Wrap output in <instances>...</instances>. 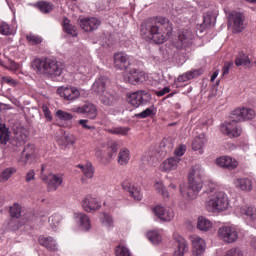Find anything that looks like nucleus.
Returning a JSON list of instances; mask_svg holds the SVG:
<instances>
[{
    "label": "nucleus",
    "instance_id": "obj_1",
    "mask_svg": "<svg viewBox=\"0 0 256 256\" xmlns=\"http://www.w3.org/2000/svg\"><path fill=\"white\" fill-rule=\"evenodd\" d=\"M140 33L145 39H151L157 45H161L171 37L173 24L163 16L150 18L141 24Z\"/></svg>",
    "mask_w": 256,
    "mask_h": 256
},
{
    "label": "nucleus",
    "instance_id": "obj_2",
    "mask_svg": "<svg viewBox=\"0 0 256 256\" xmlns=\"http://www.w3.org/2000/svg\"><path fill=\"white\" fill-rule=\"evenodd\" d=\"M255 115V110L251 108H236L230 115L231 120L225 121L224 124L221 125L222 133L230 137H239V135L243 133L239 123H241V121H251L255 119Z\"/></svg>",
    "mask_w": 256,
    "mask_h": 256
},
{
    "label": "nucleus",
    "instance_id": "obj_3",
    "mask_svg": "<svg viewBox=\"0 0 256 256\" xmlns=\"http://www.w3.org/2000/svg\"><path fill=\"white\" fill-rule=\"evenodd\" d=\"M203 168L194 165L188 175V185H180V193L184 199H197L199 191L203 188Z\"/></svg>",
    "mask_w": 256,
    "mask_h": 256
},
{
    "label": "nucleus",
    "instance_id": "obj_4",
    "mask_svg": "<svg viewBox=\"0 0 256 256\" xmlns=\"http://www.w3.org/2000/svg\"><path fill=\"white\" fill-rule=\"evenodd\" d=\"M34 67L40 75L55 79V77H61L65 64L51 58H38L34 61Z\"/></svg>",
    "mask_w": 256,
    "mask_h": 256
},
{
    "label": "nucleus",
    "instance_id": "obj_5",
    "mask_svg": "<svg viewBox=\"0 0 256 256\" xmlns=\"http://www.w3.org/2000/svg\"><path fill=\"white\" fill-rule=\"evenodd\" d=\"M206 208L212 213H221L229 208V198L224 192H215L206 201Z\"/></svg>",
    "mask_w": 256,
    "mask_h": 256
},
{
    "label": "nucleus",
    "instance_id": "obj_6",
    "mask_svg": "<svg viewBox=\"0 0 256 256\" xmlns=\"http://www.w3.org/2000/svg\"><path fill=\"white\" fill-rule=\"evenodd\" d=\"M127 101L132 107H141V105H147L151 101V94L145 90L136 91L129 95Z\"/></svg>",
    "mask_w": 256,
    "mask_h": 256
},
{
    "label": "nucleus",
    "instance_id": "obj_7",
    "mask_svg": "<svg viewBox=\"0 0 256 256\" xmlns=\"http://www.w3.org/2000/svg\"><path fill=\"white\" fill-rule=\"evenodd\" d=\"M124 81L130 85H141V83H145V72L132 68L124 75Z\"/></svg>",
    "mask_w": 256,
    "mask_h": 256
},
{
    "label": "nucleus",
    "instance_id": "obj_8",
    "mask_svg": "<svg viewBox=\"0 0 256 256\" xmlns=\"http://www.w3.org/2000/svg\"><path fill=\"white\" fill-rule=\"evenodd\" d=\"M218 237L225 243H235L239 239L237 230L231 226H223L218 230Z\"/></svg>",
    "mask_w": 256,
    "mask_h": 256
},
{
    "label": "nucleus",
    "instance_id": "obj_9",
    "mask_svg": "<svg viewBox=\"0 0 256 256\" xmlns=\"http://www.w3.org/2000/svg\"><path fill=\"white\" fill-rule=\"evenodd\" d=\"M113 65L117 71H127L131 65L129 55L117 52L113 55Z\"/></svg>",
    "mask_w": 256,
    "mask_h": 256
},
{
    "label": "nucleus",
    "instance_id": "obj_10",
    "mask_svg": "<svg viewBox=\"0 0 256 256\" xmlns=\"http://www.w3.org/2000/svg\"><path fill=\"white\" fill-rule=\"evenodd\" d=\"M29 139V132L21 128L18 131L14 132V138L12 140V145H13V151H20L19 147H23L25 143H27Z\"/></svg>",
    "mask_w": 256,
    "mask_h": 256
},
{
    "label": "nucleus",
    "instance_id": "obj_11",
    "mask_svg": "<svg viewBox=\"0 0 256 256\" xmlns=\"http://www.w3.org/2000/svg\"><path fill=\"white\" fill-rule=\"evenodd\" d=\"M193 44V33L189 30H184L179 33L178 41L176 43L177 49H187Z\"/></svg>",
    "mask_w": 256,
    "mask_h": 256
},
{
    "label": "nucleus",
    "instance_id": "obj_12",
    "mask_svg": "<svg viewBox=\"0 0 256 256\" xmlns=\"http://www.w3.org/2000/svg\"><path fill=\"white\" fill-rule=\"evenodd\" d=\"M154 215L160 219V221H172L175 217V212L171 208H165L161 205L154 207Z\"/></svg>",
    "mask_w": 256,
    "mask_h": 256
},
{
    "label": "nucleus",
    "instance_id": "obj_13",
    "mask_svg": "<svg viewBox=\"0 0 256 256\" xmlns=\"http://www.w3.org/2000/svg\"><path fill=\"white\" fill-rule=\"evenodd\" d=\"M58 93L66 101H75V99H79L81 96V92L75 87H60L58 88Z\"/></svg>",
    "mask_w": 256,
    "mask_h": 256
},
{
    "label": "nucleus",
    "instance_id": "obj_14",
    "mask_svg": "<svg viewBox=\"0 0 256 256\" xmlns=\"http://www.w3.org/2000/svg\"><path fill=\"white\" fill-rule=\"evenodd\" d=\"M79 25L83 31L89 33L91 31H95V29H99L101 21H99L97 18H84L79 21Z\"/></svg>",
    "mask_w": 256,
    "mask_h": 256
},
{
    "label": "nucleus",
    "instance_id": "obj_15",
    "mask_svg": "<svg viewBox=\"0 0 256 256\" xmlns=\"http://www.w3.org/2000/svg\"><path fill=\"white\" fill-rule=\"evenodd\" d=\"M76 113L87 115L88 119H96L97 117V106L91 102H86L83 106L76 109Z\"/></svg>",
    "mask_w": 256,
    "mask_h": 256
},
{
    "label": "nucleus",
    "instance_id": "obj_16",
    "mask_svg": "<svg viewBox=\"0 0 256 256\" xmlns=\"http://www.w3.org/2000/svg\"><path fill=\"white\" fill-rule=\"evenodd\" d=\"M231 19L233 21L234 33H241L245 29V15L241 12H234Z\"/></svg>",
    "mask_w": 256,
    "mask_h": 256
},
{
    "label": "nucleus",
    "instance_id": "obj_17",
    "mask_svg": "<svg viewBox=\"0 0 256 256\" xmlns=\"http://www.w3.org/2000/svg\"><path fill=\"white\" fill-rule=\"evenodd\" d=\"M107 85H109V78L102 76L93 83L92 91L93 93H96V95H102L105 93Z\"/></svg>",
    "mask_w": 256,
    "mask_h": 256
},
{
    "label": "nucleus",
    "instance_id": "obj_18",
    "mask_svg": "<svg viewBox=\"0 0 256 256\" xmlns=\"http://www.w3.org/2000/svg\"><path fill=\"white\" fill-rule=\"evenodd\" d=\"M179 165H181V158L174 156V157H170L168 159H166L161 165H160V169L161 171H175V169H177V167H179Z\"/></svg>",
    "mask_w": 256,
    "mask_h": 256
},
{
    "label": "nucleus",
    "instance_id": "obj_19",
    "mask_svg": "<svg viewBox=\"0 0 256 256\" xmlns=\"http://www.w3.org/2000/svg\"><path fill=\"white\" fill-rule=\"evenodd\" d=\"M42 181H48V191H57L63 183V178L57 175L45 176L42 174Z\"/></svg>",
    "mask_w": 256,
    "mask_h": 256
},
{
    "label": "nucleus",
    "instance_id": "obj_20",
    "mask_svg": "<svg viewBox=\"0 0 256 256\" xmlns=\"http://www.w3.org/2000/svg\"><path fill=\"white\" fill-rule=\"evenodd\" d=\"M82 207L84 211H86L87 213H91V211H97V209H100L101 205H99L97 199L91 196H86L82 201Z\"/></svg>",
    "mask_w": 256,
    "mask_h": 256
},
{
    "label": "nucleus",
    "instance_id": "obj_21",
    "mask_svg": "<svg viewBox=\"0 0 256 256\" xmlns=\"http://www.w3.org/2000/svg\"><path fill=\"white\" fill-rule=\"evenodd\" d=\"M75 219H77L79 223L80 229L82 231H90L91 230V220L89 219V216L83 212H77L74 214Z\"/></svg>",
    "mask_w": 256,
    "mask_h": 256
},
{
    "label": "nucleus",
    "instance_id": "obj_22",
    "mask_svg": "<svg viewBox=\"0 0 256 256\" xmlns=\"http://www.w3.org/2000/svg\"><path fill=\"white\" fill-rule=\"evenodd\" d=\"M75 219H77L79 223L80 229L82 231H90L91 230V220L89 219V216L83 212H77L74 214Z\"/></svg>",
    "mask_w": 256,
    "mask_h": 256
},
{
    "label": "nucleus",
    "instance_id": "obj_23",
    "mask_svg": "<svg viewBox=\"0 0 256 256\" xmlns=\"http://www.w3.org/2000/svg\"><path fill=\"white\" fill-rule=\"evenodd\" d=\"M192 247V253L195 256H201L205 253V241L200 237L193 238Z\"/></svg>",
    "mask_w": 256,
    "mask_h": 256
},
{
    "label": "nucleus",
    "instance_id": "obj_24",
    "mask_svg": "<svg viewBox=\"0 0 256 256\" xmlns=\"http://www.w3.org/2000/svg\"><path fill=\"white\" fill-rule=\"evenodd\" d=\"M99 100L102 105H105V107H114V105L119 101V97L109 92H104L100 95Z\"/></svg>",
    "mask_w": 256,
    "mask_h": 256
},
{
    "label": "nucleus",
    "instance_id": "obj_25",
    "mask_svg": "<svg viewBox=\"0 0 256 256\" xmlns=\"http://www.w3.org/2000/svg\"><path fill=\"white\" fill-rule=\"evenodd\" d=\"M216 164L218 165V167H224L225 169H235L237 168V165H239L237 160H233V158L229 156H223L218 158L216 160Z\"/></svg>",
    "mask_w": 256,
    "mask_h": 256
},
{
    "label": "nucleus",
    "instance_id": "obj_26",
    "mask_svg": "<svg viewBox=\"0 0 256 256\" xmlns=\"http://www.w3.org/2000/svg\"><path fill=\"white\" fill-rule=\"evenodd\" d=\"M122 189H124V191H128V193H130V196H132L135 201H141V199H143L139 188L132 186L129 181H124L122 183Z\"/></svg>",
    "mask_w": 256,
    "mask_h": 256
},
{
    "label": "nucleus",
    "instance_id": "obj_27",
    "mask_svg": "<svg viewBox=\"0 0 256 256\" xmlns=\"http://www.w3.org/2000/svg\"><path fill=\"white\" fill-rule=\"evenodd\" d=\"M34 156H35V145L27 144L21 152L20 161L22 163H27L28 161H30V159H33Z\"/></svg>",
    "mask_w": 256,
    "mask_h": 256
},
{
    "label": "nucleus",
    "instance_id": "obj_28",
    "mask_svg": "<svg viewBox=\"0 0 256 256\" xmlns=\"http://www.w3.org/2000/svg\"><path fill=\"white\" fill-rule=\"evenodd\" d=\"M236 67H247V69H251V59H249V55L245 54V52L240 51L235 59Z\"/></svg>",
    "mask_w": 256,
    "mask_h": 256
},
{
    "label": "nucleus",
    "instance_id": "obj_29",
    "mask_svg": "<svg viewBox=\"0 0 256 256\" xmlns=\"http://www.w3.org/2000/svg\"><path fill=\"white\" fill-rule=\"evenodd\" d=\"M38 241L39 244L42 245V247H46L48 251H57V243L55 242L53 237L40 236Z\"/></svg>",
    "mask_w": 256,
    "mask_h": 256
},
{
    "label": "nucleus",
    "instance_id": "obj_30",
    "mask_svg": "<svg viewBox=\"0 0 256 256\" xmlns=\"http://www.w3.org/2000/svg\"><path fill=\"white\" fill-rule=\"evenodd\" d=\"M237 189L241 191H251L253 189V182L249 178H238L234 182Z\"/></svg>",
    "mask_w": 256,
    "mask_h": 256
},
{
    "label": "nucleus",
    "instance_id": "obj_31",
    "mask_svg": "<svg viewBox=\"0 0 256 256\" xmlns=\"http://www.w3.org/2000/svg\"><path fill=\"white\" fill-rule=\"evenodd\" d=\"M217 21V14L213 12H206L204 14V20L203 23L201 24L202 29H207L208 27H214L215 23Z\"/></svg>",
    "mask_w": 256,
    "mask_h": 256
},
{
    "label": "nucleus",
    "instance_id": "obj_32",
    "mask_svg": "<svg viewBox=\"0 0 256 256\" xmlns=\"http://www.w3.org/2000/svg\"><path fill=\"white\" fill-rule=\"evenodd\" d=\"M199 75H203V69L192 70V71L186 72L183 75H180L178 77V82L185 83L187 81H190V79H195V77H199Z\"/></svg>",
    "mask_w": 256,
    "mask_h": 256
},
{
    "label": "nucleus",
    "instance_id": "obj_33",
    "mask_svg": "<svg viewBox=\"0 0 256 256\" xmlns=\"http://www.w3.org/2000/svg\"><path fill=\"white\" fill-rule=\"evenodd\" d=\"M11 138V132L7 125L0 123V145H7Z\"/></svg>",
    "mask_w": 256,
    "mask_h": 256
},
{
    "label": "nucleus",
    "instance_id": "obj_34",
    "mask_svg": "<svg viewBox=\"0 0 256 256\" xmlns=\"http://www.w3.org/2000/svg\"><path fill=\"white\" fill-rule=\"evenodd\" d=\"M205 143H207V137L205 136V133H201L199 136H196V138L193 140L192 149L194 151H201Z\"/></svg>",
    "mask_w": 256,
    "mask_h": 256
},
{
    "label": "nucleus",
    "instance_id": "obj_35",
    "mask_svg": "<svg viewBox=\"0 0 256 256\" xmlns=\"http://www.w3.org/2000/svg\"><path fill=\"white\" fill-rule=\"evenodd\" d=\"M189 251V247L187 246V241L180 237L177 240V250L174 252V256H183L185 253Z\"/></svg>",
    "mask_w": 256,
    "mask_h": 256
},
{
    "label": "nucleus",
    "instance_id": "obj_36",
    "mask_svg": "<svg viewBox=\"0 0 256 256\" xmlns=\"http://www.w3.org/2000/svg\"><path fill=\"white\" fill-rule=\"evenodd\" d=\"M77 167L82 170L86 179H93V176L95 175V169L93 168V164H91V162H88L85 165L79 164Z\"/></svg>",
    "mask_w": 256,
    "mask_h": 256
},
{
    "label": "nucleus",
    "instance_id": "obj_37",
    "mask_svg": "<svg viewBox=\"0 0 256 256\" xmlns=\"http://www.w3.org/2000/svg\"><path fill=\"white\" fill-rule=\"evenodd\" d=\"M197 228L200 231H209V229H211V221H209L207 218L203 216H200L198 218Z\"/></svg>",
    "mask_w": 256,
    "mask_h": 256
},
{
    "label": "nucleus",
    "instance_id": "obj_38",
    "mask_svg": "<svg viewBox=\"0 0 256 256\" xmlns=\"http://www.w3.org/2000/svg\"><path fill=\"white\" fill-rule=\"evenodd\" d=\"M41 13H51L53 11V4L51 2L40 1L35 4Z\"/></svg>",
    "mask_w": 256,
    "mask_h": 256
},
{
    "label": "nucleus",
    "instance_id": "obj_39",
    "mask_svg": "<svg viewBox=\"0 0 256 256\" xmlns=\"http://www.w3.org/2000/svg\"><path fill=\"white\" fill-rule=\"evenodd\" d=\"M241 213L242 215H246L247 217H249L251 219V221H255L256 222V210L255 208L249 206H245L241 209Z\"/></svg>",
    "mask_w": 256,
    "mask_h": 256
},
{
    "label": "nucleus",
    "instance_id": "obj_40",
    "mask_svg": "<svg viewBox=\"0 0 256 256\" xmlns=\"http://www.w3.org/2000/svg\"><path fill=\"white\" fill-rule=\"evenodd\" d=\"M155 108L150 107L142 111L141 113L135 114V117L137 119H147V117H153L155 116Z\"/></svg>",
    "mask_w": 256,
    "mask_h": 256
},
{
    "label": "nucleus",
    "instance_id": "obj_41",
    "mask_svg": "<svg viewBox=\"0 0 256 256\" xmlns=\"http://www.w3.org/2000/svg\"><path fill=\"white\" fill-rule=\"evenodd\" d=\"M118 163L120 165H127L129 163V150H121L118 156Z\"/></svg>",
    "mask_w": 256,
    "mask_h": 256
},
{
    "label": "nucleus",
    "instance_id": "obj_42",
    "mask_svg": "<svg viewBox=\"0 0 256 256\" xmlns=\"http://www.w3.org/2000/svg\"><path fill=\"white\" fill-rule=\"evenodd\" d=\"M13 173H15V170L13 168H6L5 170H3L0 174V183H5V181H9Z\"/></svg>",
    "mask_w": 256,
    "mask_h": 256
},
{
    "label": "nucleus",
    "instance_id": "obj_43",
    "mask_svg": "<svg viewBox=\"0 0 256 256\" xmlns=\"http://www.w3.org/2000/svg\"><path fill=\"white\" fill-rule=\"evenodd\" d=\"M147 237L151 243L154 245H159L161 243V235L157 231L148 232Z\"/></svg>",
    "mask_w": 256,
    "mask_h": 256
},
{
    "label": "nucleus",
    "instance_id": "obj_44",
    "mask_svg": "<svg viewBox=\"0 0 256 256\" xmlns=\"http://www.w3.org/2000/svg\"><path fill=\"white\" fill-rule=\"evenodd\" d=\"M21 205L19 204H14L12 207H10V215L12 219H19L21 217Z\"/></svg>",
    "mask_w": 256,
    "mask_h": 256
},
{
    "label": "nucleus",
    "instance_id": "obj_45",
    "mask_svg": "<svg viewBox=\"0 0 256 256\" xmlns=\"http://www.w3.org/2000/svg\"><path fill=\"white\" fill-rule=\"evenodd\" d=\"M115 255L116 256H131V251H129V248L122 246V245H118L115 248Z\"/></svg>",
    "mask_w": 256,
    "mask_h": 256
},
{
    "label": "nucleus",
    "instance_id": "obj_46",
    "mask_svg": "<svg viewBox=\"0 0 256 256\" xmlns=\"http://www.w3.org/2000/svg\"><path fill=\"white\" fill-rule=\"evenodd\" d=\"M64 30L68 35H71L72 37H77V30L73 27V25H70L69 20H64Z\"/></svg>",
    "mask_w": 256,
    "mask_h": 256
},
{
    "label": "nucleus",
    "instance_id": "obj_47",
    "mask_svg": "<svg viewBox=\"0 0 256 256\" xmlns=\"http://www.w3.org/2000/svg\"><path fill=\"white\" fill-rule=\"evenodd\" d=\"M56 117H58V119H61L62 121H71V119H73V114L63 110H58L56 112Z\"/></svg>",
    "mask_w": 256,
    "mask_h": 256
},
{
    "label": "nucleus",
    "instance_id": "obj_48",
    "mask_svg": "<svg viewBox=\"0 0 256 256\" xmlns=\"http://www.w3.org/2000/svg\"><path fill=\"white\" fill-rule=\"evenodd\" d=\"M129 131V128L124 127H116L108 129V133H111L112 135H127Z\"/></svg>",
    "mask_w": 256,
    "mask_h": 256
},
{
    "label": "nucleus",
    "instance_id": "obj_49",
    "mask_svg": "<svg viewBox=\"0 0 256 256\" xmlns=\"http://www.w3.org/2000/svg\"><path fill=\"white\" fill-rule=\"evenodd\" d=\"M48 221L52 229H55L56 227H58L59 223H61V216L59 214H53L49 217Z\"/></svg>",
    "mask_w": 256,
    "mask_h": 256
},
{
    "label": "nucleus",
    "instance_id": "obj_50",
    "mask_svg": "<svg viewBox=\"0 0 256 256\" xmlns=\"http://www.w3.org/2000/svg\"><path fill=\"white\" fill-rule=\"evenodd\" d=\"M173 140L164 138L161 143L160 147L164 149V151L167 153L168 151H171L173 149Z\"/></svg>",
    "mask_w": 256,
    "mask_h": 256
},
{
    "label": "nucleus",
    "instance_id": "obj_51",
    "mask_svg": "<svg viewBox=\"0 0 256 256\" xmlns=\"http://www.w3.org/2000/svg\"><path fill=\"white\" fill-rule=\"evenodd\" d=\"M0 33L1 35H11L13 33V30H11V27L6 22L2 21L0 22Z\"/></svg>",
    "mask_w": 256,
    "mask_h": 256
},
{
    "label": "nucleus",
    "instance_id": "obj_52",
    "mask_svg": "<svg viewBox=\"0 0 256 256\" xmlns=\"http://www.w3.org/2000/svg\"><path fill=\"white\" fill-rule=\"evenodd\" d=\"M24 222H19V220H17V218H12L9 223H8V227L9 229H11V231H17L19 229V227H21V225H23Z\"/></svg>",
    "mask_w": 256,
    "mask_h": 256
},
{
    "label": "nucleus",
    "instance_id": "obj_53",
    "mask_svg": "<svg viewBox=\"0 0 256 256\" xmlns=\"http://www.w3.org/2000/svg\"><path fill=\"white\" fill-rule=\"evenodd\" d=\"M101 221L106 227H113V218L109 214L104 213Z\"/></svg>",
    "mask_w": 256,
    "mask_h": 256
},
{
    "label": "nucleus",
    "instance_id": "obj_54",
    "mask_svg": "<svg viewBox=\"0 0 256 256\" xmlns=\"http://www.w3.org/2000/svg\"><path fill=\"white\" fill-rule=\"evenodd\" d=\"M156 191L162 195L164 198H169V192L165 189V186L161 183H156Z\"/></svg>",
    "mask_w": 256,
    "mask_h": 256
},
{
    "label": "nucleus",
    "instance_id": "obj_55",
    "mask_svg": "<svg viewBox=\"0 0 256 256\" xmlns=\"http://www.w3.org/2000/svg\"><path fill=\"white\" fill-rule=\"evenodd\" d=\"M225 256H243V251L239 247H234L228 250Z\"/></svg>",
    "mask_w": 256,
    "mask_h": 256
},
{
    "label": "nucleus",
    "instance_id": "obj_56",
    "mask_svg": "<svg viewBox=\"0 0 256 256\" xmlns=\"http://www.w3.org/2000/svg\"><path fill=\"white\" fill-rule=\"evenodd\" d=\"M1 83H6L10 87H17V81L9 76H3Z\"/></svg>",
    "mask_w": 256,
    "mask_h": 256
},
{
    "label": "nucleus",
    "instance_id": "obj_57",
    "mask_svg": "<svg viewBox=\"0 0 256 256\" xmlns=\"http://www.w3.org/2000/svg\"><path fill=\"white\" fill-rule=\"evenodd\" d=\"M118 150H119V144L117 142L112 143L108 152L109 158L113 159V154L117 153Z\"/></svg>",
    "mask_w": 256,
    "mask_h": 256
},
{
    "label": "nucleus",
    "instance_id": "obj_58",
    "mask_svg": "<svg viewBox=\"0 0 256 256\" xmlns=\"http://www.w3.org/2000/svg\"><path fill=\"white\" fill-rule=\"evenodd\" d=\"M42 111L47 121H53V116L51 115V111L49 110V107H47V105H42Z\"/></svg>",
    "mask_w": 256,
    "mask_h": 256
},
{
    "label": "nucleus",
    "instance_id": "obj_59",
    "mask_svg": "<svg viewBox=\"0 0 256 256\" xmlns=\"http://www.w3.org/2000/svg\"><path fill=\"white\" fill-rule=\"evenodd\" d=\"M5 68L9 69L10 71H17L19 69V64L11 59H8V65H6Z\"/></svg>",
    "mask_w": 256,
    "mask_h": 256
},
{
    "label": "nucleus",
    "instance_id": "obj_60",
    "mask_svg": "<svg viewBox=\"0 0 256 256\" xmlns=\"http://www.w3.org/2000/svg\"><path fill=\"white\" fill-rule=\"evenodd\" d=\"M187 151V146H185V145H181V146H179L178 148H176V150H175V157H183V155H185V152Z\"/></svg>",
    "mask_w": 256,
    "mask_h": 256
},
{
    "label": "nucleus",
    "instance_id": "obj_61",
    "mask_svg": "<svg viewBox=\"0 0 256 256\" xmlns=\"http://www.w3.org/2000/svg\"><path fill=\"white\" fill-rule=\"evenodd\" d=\"M79 125L83 127V129H88L89 131H95V126H89L87 123H89V120L81 119L78 121Z\"/></svg>",
    "mask_w": 256,
    "mask_h": 256
},
{
    "label": "nucleus",
    "instance_id": "obj_62",
    "mask_svg": "<svg viewBox=\"0 0 256 256\" xmlns=\"http://www.w3.org/2000/svg\"><path fill=\"white\" fill-rule=\"evenodd\" d=\"M27 41L33 43L34 45H39V43H41L42 40L38 36L29 35L27 36Z\"/></svg>",
    "mask_w": 256,
    "mask_h": 256
},
{
    "label": "nucleus",
    "instance_id": "obj_63",
    "mask_svg": "<svg viewBox=\"0 0 256 256\" xmlns=\"http://www.w3.org/2000/svg\"><path fill=\"white\" fill-rule=\"evenodd\" d=\"M34 179H35V171L34 170L28 171L25 177V181L27 183H30V181H33Z\"/></svg>",
    "mask_w": 256,
    "mask_h": 256
},
{
    "label": "nucleus",
    "instance_id": "obj_64",
    "mask_svg": "<svg viewBox=\"0 0 256 256\" xmlns=\"http://www.w3.org/2000/svg\"><path fill=\"white\" fill-rule=\"evenodd\" d=\"M171 92V88L164 87L162 90L156 92L157 97H163V95H167V93Z\"/></svg>",
    "mask_w": 256,
    "mask_h": 256
}]
</instances>
